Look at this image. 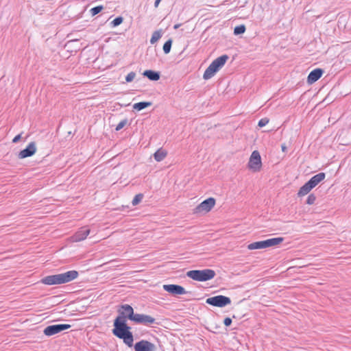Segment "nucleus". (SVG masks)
I'll use <instances>...</instances> for the list:
<instances>
[{"instance_id":"obj_1","label":"nucleus","mask_w":351,"mask_h":351,"mask_svg":"<svg viewBox=\"0 0 351 351\" xmlns=\"http://www.w3.org/2000/svg\"><path fill=\"white\" fill-rule=\"evenodd\" d=\"M118 313L119 315L114 321L112 333L117 337L123 339L129 347L133 346L134 338L130 327L126 324L128 319L138 324H152L155 322V319L149 315L134 314L133 308L129 304L121 305Z\"/></svg>"},{"instance_id":"obj_2","label":"nucleus","mask_w":351,"mask_h":351,"mask_svg":"<svg viewBox=\"0 0 351 351\" xmlns=\"http://www.w3.org/2000/svg\"><path fill=\"white\" fill-rule=\"evenodd\" d=\"M77 271L72 270L62 274L45 276L41 279L40 282L46 285H60L71 282L77 278Z\"/></svg>"},{"instance_id":"obj_3","label":"nucleus","mask_w":351,"mask_h":351,"mask_svg":"<svg viewBox=\"0 0 351 351\" xmlns=\"http://www.w3.org/2000/svg\"><path fill=\"white\" fill-rule=\"evenodd\" d=\"M216 199L210 197L198 205H197L192 210V213L195 216H203L210 212L216 205Z\"/></svg>"},{"instance_id":"obj_4","label":"nucleus","mask_w":351,"mask_h":351,"mask_svg":"<svg viewBox=\"0 0 351 351\" xmlns=\"http://www.w3.org/2000/svg\"><path fill=\"white\" fill-rule=\"evenodd\" d=\"M228 56L227 55H223L216 58L206 69L203 77L204 80L210 79L225 64Z\"/></svg>"},{"instance_id":"obj_5","label":"nucleus","mask_w":351,"mask_h":351,"mask_svg":"<svg viewBox=\"0 0 351 351\" xmlns=\"http://www.w3.org/2000/svg\"><path fill=\"white\" fill-rule=\"evenodd\" d=\"M186 276L194 280L203 282L213 279L215 276V272L210 269L191 270L186 273Z\"/></svg>"},{"instance_id":"obj_6","label":"nucleus","mask_w":351,"mask_h":351,"mask_svg":"<svg viewBox=\"0 0 351 351\" xmlns=\"http://www.w3.org/2000/svg\"><path fill=\"white\" fill-rule=\"evenodd\" d=\"M284 239L282 237H276L269 239L265 241H260L252 243L247 245V249L250 250L265 249L272 246L280 245Z\"/></svg>"},{"instance_id":"obj_7","label":"nucleus","mask_w":351,"mask_h":351,"mask_svg":"<svg viewBox=\"0 0 351 351\" xmlns=\"http://www.w3.org/2000/svg\"><path fill=\"white\" fill-rule=\"evenodd\" d=\"M263 163L261 154L258 151L254 150L250 156L247 168L250 171L257 173L261 171Z\"/></svg>"},{"instance_id":"obj_8","label":"nucleus","mask_w":351,"mask_h":351,"mask_svg":"<svg viewBox=\"0 0 351 351\" xmlns=\"http://www.w3.org/2000/svg\"><path fill=\"white\" fill-rule=\"evenodd\" d=\"M206 303L214 306L223 307L230 304L231 300L228 297L219 295L208 298Z\"/></svg>"},{"instance_id":"obj_9","label":"nucleus","mask_w":351,"mask_h":351,"mask_svg":"<svg viewBox=\"0 0 351 351\" xmlns=\"http://www.w3.org/2000/svg\"><path fill=\"white\" fill-rule=\"evenodd\" d=\"M90 230L84 226L80 228L73 236H71L69 241L71 243H77L85 240L89 235Z\"/></svg>"},{"instance_id":"obj_10","label":"nucleus","mask_w":351,"mask_h":351,"mask_svg":"<svg viewBox=\"0 0 351 351\" xmlns=\"http://www.w3.org/2000/svg\"><path fill=\"white\" fill-rule=\"evenodd\" d=\"M37 152L36 143L34 141L30 142L27 147L21 150L18 154L19 159H24L34 156Z\"/></svg>"},{"instance_id":"obj_11","label":"nucleus","mask_w":351,"mask_h":351,"mask_svg":"<svg viewBox=\"0 0 351 351\" xmlns=\"http://www.w3.org/2000/svg\"><path fill=\"white\" fill-rule=\"evenodd\" d=\"M71 328V325L69 324H57V325H51L46 327L44 329V334L46 336H52L53 335L58 334L64 330H67Z\"/></svg>"},{"instance_id":"obj_12","label":"nucleus","mask_w":351,"mask_h":351,"mask_svg":"<svg viewBox=\"0 0 351 351\" xmlns=\"http://www.w3.org/2000/svg\"><path fill=\"white\" fill-rule=\"evenodd\" d=\"M162 288L165 291L173 295H184L186 293L185 289L178 285H164Z\"/></svg>"},{"instance_id":"obj_13","label":"nucleus","mask_w":351,"mask_h":351,"mask_svg":"<svg viewBox=\"0 0 351 351\" xmlns=\"http://www.w3.org/2000/svg\"><path fill=\"white\" fill-rule=\"evenodd\" d=\"M135 351H154L155 346L152 343L141 340L134 345Z\"/></svg>"},{"instance_id":"obj_14","label":"nucleus","mask_w":351,"mask_h":351,"mask_svg":"<svg viewBox=\"0 0 351 351\" xmlns=\"http://www.w3.org/2000/svg\"><path fill=\"white\" fill-rule=\"evenodd\" d=\"M323 73V70L321 69L313 70L308 75L307 82L310 84H313L322 76Z\"/></svg>"},{"instance_id":"obj_15","label":"nucleus","mask_w":351,"mask_h":351,"mask_svg":"<svg viewBox=\"0 0 351 351\" xmlns=\"http://www.w3.org/2000/svg\"><path fill=\"white\" fill-rule=\"evenodd\" d=\"M325 176L324 173H319L313 176L308 182L313 188H315L319 182L324 180Z\"/></svg>"},{"instance_id":"obj_16","label":"nucleus","mask_w":351,"mask_h":351,"mask_svg":"<svg viewBox=\"0 0 351 351\" xmlns=\"http://www.w3.org/2000/svg\"><path fill=\"white\" fill-rule=\"evenodd\" d=\"M167 151L162 148L158 149L154 154V159L157 162H160L163 160L167 157Z\"/></svg>"},{"instance_id":"obj_17","label":"nucleus","mask_w":351,"mask_h":351,"mask_svg":"<svg viewBox=\"0 0 351 351\" xmlns=\"http://www.w3.org/2000/svg\"><path fill=\"white\" fill-rule=\"evenodd\" d=\"M313 189V187L308 183V182H307L302 187H300L298 192V195L299 197H303L307 195Z\"/></svg>"},{"instance_id":"obj_18","label":"nucleus","mask_w":351,"mask_h":351,"mask_svg":"<svg viewBox=\"0 0 351 351\" xmlns=\"http://www.w3.org/2000/svg\"><path fill=\"white\" fill-rule=\"evenodd\" d=\"M313 189V187L308 183V182H307L302 187H300L298 192V195L299 197H303L307 195Z\"/></svg>"},{"instance_id":"obj_19","label":"nucleus","mask_w":351,"mask_h":351,"mask_svg":"<svg viewBox=\"0 0 351 351\" xmlns=\"http://www.w3.org/2000/svg\"><path fill=\"white\" fill-rule=\"evenodd\" d=\"M143 75L151 80L156 81L159 80L160 75L158 73L151 70H147L143 73Z\"/></svg>"},{"instance_id":"obj_20","label":"nucleus","mask_w":351,"mask_h":351,"mask_svg":"<svg viewBox=\"0 0 351 351\" xmlns=\"http://www.w3.org/2000/svg\"><path fill=\"white\" fill-rule=\"evenodd\" d=\"M152 106V102L149 101H142L136 103L133 105V108L139 111L145 108L149 107Z\"/></svg>"},{"instance_id":"obj_21","label":"nucleus","mask_w":351,"mask_h":351,"mask_svg":"<svg viewBox=\"0 0 351 351\" xmlns=\"http://www.w3.org/2000/svg\"><path fill=\"white\" fill-rule=\"evenodd\" d=\"M245 26L244 25L237 26L234 29V34L236 35L243 34L245 32Z\"/></svg>"},{"instance_id":"obj_22","label":"nucleus","mask_w":351,"mask_h":351,"mask_svg":"<svg viewBox=\"0 0 351 351\" xmlns=\"http://www.w3.org/2000/svg\"><path fill=\"white\" fill-rule=\"evenodd\" d=\"M161 37V34L159 32L156 31L153 33L152 38L150 39V43L152 44L155 43L156 41H158Z\"/></svg>"},{"instance_id":"obj_23","label":"nucleus","mask_w":351,"mask_h":351,"mask_svg":"<svg viewBox=\"0 0 351 351\" xmlns=\"http://www.w3.org/2000/svg\"><path fill=\"white\" fill-rule=\"evenodd\" d=\"M171 43H172V42L171 40H169L165 43L164 45H163V51H164L165 53H169L170 52L171 47Z\"/></svg>"},{"instance_id":"obj_24","label":"nucleus","mask_w":351,"mask_h":351,"mask_svg":"<svg viewBox=\"0 0 351 351\" xmlns=\"http://www.w3.org/2000/svg\"><path fill=\"white\" fill-rule=\"evenodd\" d=\"M143 197V194L140 193V194L136 195L135 197H134L132 202V205L133 206H136L138 204H139L141 202Z\"/></svg>"},{"instance_id":"obj_25","label":"nucleus","mask_w":351,"mask_h":351,"mask_svg":"<svg viewBox=\"0 0 351 351\" xmlns=\"http://www.w3.org/2000/svg\"><path fill=\"white\" fill-rule=\"evenodd\" d=\"M102 10H103V6L102 5H99V6H96L95 8H93L90 10V14L93 16H95V15L97 14L98 13H99Z\"/></svg>"},{"instance_id":"obj_26","label":"nucleus","mask_w":351,"mask_h":351,"mask_svg":"<svg viewBox=\"0 0 351 351\" xmlns=\"http://www.w3.org/2000/svg\"><path fill=\"white\" fill-rule=\"evenodd\" d=\"M316 196L314 194H310L306 199V204L312 205L315 202Z\"/></svg>"},{"instance_id":"obj_27","label":"nucleus","mask_w":351,"mask_h":351,"mask_svg":"<svg viewBox=\"0 0 351 351\" xmlns=\"http://www.w3.org/2000/svg\"><path fill=\"white\" fill-rule=\"evenodd\" d=\"M123 18L121 16L117 17L112 21V25L114 27L118 26L123 22Z\"/></svg>"},{"instance_id":"obj_28","label":"nucleus","mask_w":351,"mask_h":351,"mask_svg":"<svg viewBox=\"0 0 351 351\" xmlns=\"http://www.w3.org/2000/svg\"><path fill=\"white\" fill-rule=\"evenodd\" d=\"M269 122V119L268 118H263V119H261L258 121V125L260 128H262V127L266 125Z\"/></svg>"},{"instance_id":"obj_29","label":"nucleus","mask_w":351,"mask_h":351,"mask_svg":"<svg viewBox=\"0 0 351 351\" xmlns=\"http://www.w3.org/2000/svg\"><path fill=\"white\" fill-rule=\"evenodd\" d=\"M135 76H136L135 73H134V72H130V73H129L127 75L126 77H125V80H126V82H132V81L134 79Z\"/></svg>"},{"instance_id":"obj_30","label":"nucleus","mask_w":351,"mask_h":351,"mask_svg":"<svg viewBox=\"0 0 351 351\" xmlns=\"http://www.w3.org/2000/svg\"><path fill=\"white\" fill-rule=\"evenodd\" d=\"M126 123H127L126 120H123V121H121L120 123H119L116 127V130L119 131L121 129H122L125 125Z\"/></svg>"},{"instance_id":"obj_31","label":"nucleus","mask_w":351,"mask_h":351,"mask_svg":"<svg viewBox=\"0 0 351 351\" xmlns=\"http://www.w3.org/2000/svg\"><path fill=\"white\" fill-rule=\"evenodd\" d=\"M223 324L226 326H229L232 324V319L230 317L224 319Z\"/></svg>"},{"instance_id":"obj_32","label":"nucleus","mask_w":351,"mask_h":351,"mask_svg":"<svg viewBox=\"0 0 351 351\" xmlns=\"http://www.w3.org/2000/svg\"><path fill=\"white\" fill-rule=\"evenodd\" d=\"M21 139V134L16 135L13 139L12 143H16Z\"/></svg>"},{"instance_id":"obj_33","label":"nucleus","mask_w":351,"mask_h":351,"mask_svg":"<svg viewBox=\"0 0 351 351\" xmlns=\"http://www.w3.org/2000/svg\"><path fill=\"white\" fill-rule=\"evenodd\" d=\"M160 1H161V0H156V1H155V3H154V6H155L156 8H157V7L158 6V5H159V3H160Z\"/></svg>"},{"instance_id":"obj_34","label":"nucleus","mask_w":351,"mask_h":351,"mask_svg":"<svg viewBox=\"0 0 351 351\" xmlns=\"http://www.w3.org/2000/svg\"><path fill=\"white\" fill-rule=\"evenodd\" d=\"M281 147H282V152H285V151H286L287 147H286V146H285V145H282L281 146Z\"/></svg>"},{"instance_id":"obj_35","label":"nucleus","mask_w":351,"mask_h":351,"mask_svg":"<svg viewBox=\"0 0 351 351\" xmlns=\"http://www.w3.org/2000/svg\"><path fill=\"white\" fill-rule=\"evenodd\" d=\"M180 26V24H176L174 25V29H178Z\"/></svg>"}]
</instances>
